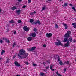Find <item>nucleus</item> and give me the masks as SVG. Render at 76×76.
<instances>
[{
  "label": "nucleus",
  "instance_id": "nucleus-53",
  "mask_svg": "<svg viewBox=\"0 0 76 76\" xmlns=\"http://www.w3.org/2000/svg\"><path fill=\"white\" fill-rule=\"evenodd\" d=\"M43 64H44V65H45V63L44 62H43Z\"/></svg>",
  "mask_w": 76,
  "mask_h": 76
},
{
  "label": "nucleus",
  "instance_id": "nucleus-35",
  "mask_svg": "<svg viewBox=\"0 0 76 76\" xmlns=\"http://www.w3.org/2000/svg\"><path fill=\"white\" fill-rule=\"evenodd\" d=\"M16 57V54H15V55L13 56V58H15Z\"/></svg>",
  "mask_w": 76,
  "mask_h": 76
},
{
  "label": "nucleus",
  "instance_id": "nucleus-17",
  "mask_svg": "<svg viewBox=\"0 0 76 76\" xmlns=\"http://www.w3.org/2000/svg\"><path fill=\"white\" fill-rule=\"evenodd\" d=\"M56 58H58V61H59L60 60V59L59 58V57H58V55H56V57L55 58L56 59Z\"/></svg>",
  "mask_w": 76,
  "mask_h": 76
},
{
  "label": "nucleus",
  "instance_id": "nucleus-8",
  "mask_svg": "<svg viewBox=\"0 0 76 76\" xmlns=\"http://www.w3.org/2000/svg\"><path fill=\"white\" fill-rule=\"evenodd\" d=\"M46 35L47 37H50L52 36V34L51 33H47Z\"/></svg>",
  "mask_w": 76,
  "mask_h": 76
},
{
  "label": "nucleus",
  "instance_id": "nucleus-32",
  "mask_svg": "<svg viewBox=\"0 0 76 76\" xmlns=\"http://www.w3.org/2000/svg\"><path fill=\"white\" fill-rule=\"evenodd\" d=\"M9 23H15V21L13 20H11L10 21V22H9Z\"/></svg>",
  "mask_w": 76,
  "mask_h": 76
},
{
  "label": "nucleus",
  "instance_id": "nucleus-19",
  "mask_svg": "<svg viewBox=\"0 0 76 76\" xmlns=\"http://www.w3.org/2000/svg\"><path fill=\"white\" fill-rule=\"evenodd\" d=\"M5 53V51L4 50H3L2 51L1 53V55H3V54Z\"/></svg>",
  "mask_w": 76,
  "mask_h": 76
},
{
  "label": "nucleus",
  "instance_id": "nucleus-56",
  "mask_svg": "<svg viewBox=\"0 0 76 76\" xmlns=\"http://www.w3.org/2000/svg\"><path fill=\"white\" fill-rule=\"evenodd\" d=\"M12 26H13V24L12 25Z\"/></svg>",
  "mask_w": 76,
  "mask_h": 76
},
{
  "label": "nucleus",
  "instance_id": "nucleus-60",
  "mask_svg": "<svg viewBox=\"0 0 76 76\" xmlns=\"http://www.w3.org/2000/svg\"><path fill=\"white\" fill-rule=\"evenodd\" d=\"M48 63V62H47Z\"/></svg>",
  "mask_w": 76,
  "mask_h": 76
},
{
  "label": "nucleus",
  "instance_id": "nucleus-14",
  "mask_svg": "<svg viewBox=\"0 0 76 76\" xmlns=\"http://www.w3.org/2000/svg\"><path fill=\"white\" fill-rule=\"evenodd\" d=\"M37 13V12H36L35 11L31 12L30 13V15H31V16L32 15H34V14H35V13Z\"/></svg>",
  "mask_w": 76,
  "mask_h": 76
},
{
  "label": "nucleus",
  "instance_id": "nucleus-10",
  "mask_svg": "<svg viewBox=\"0 0 76 76\" xmlns=\"http://www.w3.org/2000/svg\"><path fill=\"white\" fill-rule=\"evenodd\" d=\"M27 40L28 41H31L32 40V38L31 37H28L27 39Z\"/></svg>",
  "mask_w": 76,
  "mask_h": 76
},
{
  "label": "nucleus",
  "instance_id": "nucleus-23",
  "mask_svg": "<svg viewBox=\"0 0 76 76\" xmlns=\"http://www.w3.org/2000/svg\"><path fill=\"white\" fill-rule=\"evenodd\" d=\"M59 64L61 66H62V65H63V64H64L63 63L62 61H60L59 63Z\"/></svg>",
  "mask_w": 76,
  "mask_h": 76
},
{
  "label": "nucleus",
  "instance_id": "nucleus-21",
  "mask_svg": "<svg viewBox=\"0 0 76 76\" xmlns=\"http://www.w3.org/2000/svg\"><path fill=\"white\" fill-rule=\"evenodd\" d=\"M53 66L50 65V69L51 70H52V71H54V69H53Z\"/></svg>",
  "mask_w": 76,
  "mask_h": 76
},
{
  "label": "nucleus",
  "instance_id": "nucleus-42",
  "mask_svg": "<svg viewBox=\"0 0 76 76\" xmlns=\"http://www.w3.org/2000/svg\"><path fill=\"white\" fill-rule=\"evenodd\" d=\"M48 68H49V66H46V69H48Z\"/></svg>",
  "mask_w": 76,
  "mask_h": 76
},
{
  "label": "nucleus",
  "instance_id": "nucleus-24",
  "mask_svg": "<svg viewBox=\"0 0 76 76\" xmlns=\"http://www.w3.org/2000/svg\"><path fill=\"white\" fill-rule=\"evenodd\" d=\"M56 74L58 76H62L60 74L58 73V71H57L56 72Z\"/></svg>",
  "mask_w": 76,
  "mask_h": 76
},
{
  "label": "nucleus",
  "instance_id": "nucleus-12",
  "mask_svg": "<svg viewBox=\"0 0 76 76\" xmlns=\"http://www.w3.org/2000/svg\"><path fill=\"white\" fill-rule=\"evenodd\" d=\"M63 25L64 27H65V29H67L68 28V26H67V24H63Z\"/></svg>",
  "mask_w": 76,
  "mask_h": 76
},
{
  "label": "nucleus",
  "instance_id": "nucleus-39",
  "mask_svg": "<svg viewBox=\"0 0 76 76\" xmlns=\"http://www.w3.org/2000/svg\"><path fill=\"white\" fill-rule=\"evenodd\" d=\"M14 33V34L15 35H16V31H14L13 32Z\"/></svg>",
  "mask_w": 76,
  "mask_h": 76
},
{
  "label": "nucleus",
  "instance_id": "nucleus-50",
  "mask_svg": "<svg viewBox=\"0 0 76 76\" xmlns=\"http://www.w3.org/2000/svg\"><path fill=\"white\" fill-rule=\"evenodd\" d=\"M1 12V9L0 8V13Z\"/></svg>",
  "mask_w": 76,
  "mask_h": 76
},
{
  "label": "nucleus",
  "instance_id": "nucleus-46",
  "mask_svg": "<svg viewBox=\"0 0 76 76\" xmlns=\"http://www.w3.org/2000/svg\"><path fill=\"white\" fill-rule=\"evenodd\" d=\"M46 47V45H43V47Z\"/></svg>",
  "mask_w": 76,
  "mask_h": 76
},
{
  "label": "nucleus",
  "instance_id": "nucleus-27",
  "mask_svg": "<svg viewBox=\"0 0 76 76\" xmlns=\"http://www.w3.org/2000/svg\"><path fill=\"white\" fill-rule=\"evenodd\" d=\"M5 40L7 42V43H10V41L7 40V39H5Z\"/></svg>",
  "mask_w": 76,
  "mask_h": 76
},
{
  "label": "nucleus",
  "instance_id": "nucleus-25",
  "mask_svg": "<svg viewBox=\"0 0 76 76\" xmlns=\"http://www.w3.org/2000/svg\"><path fill=\"white\" fill-rule=\"evenodd\" d=\"M45 75V73H42V72H41L40 74V76H43Z\"/></svg>",
  "mask_w": 76,
  "mask_h": 76
},
{
  "label": "nucleus",
  "instance_id": "nucleus-6",
  "mask_svg": "<svg viewBox=\"0 0 76 76\" xmlns=\"http://www.w3.org/2000/svg\"><path fill=\"white\" fill-rule=\"evenodd\" d=\"M14 64L16 66H17V67H20V65L19 63H18L17 61H15L14 62Z\"/></svg>",
  "mask_w": 76,
  "mask_h": 76
},
{
  "label": "nucleus",
  "instance_id": "nucleus-7",
  "mask_svg": "<svg viewBox=\"0 0 76 76\" xmlns=\"http://www.w3.org/2000/svg\"><path fill=\"white\" fill-rule=\"evenodd\" d=\"M29 36L30 37H35L36 36V34L34 33H31L29 34Z\"/></svg>",
  "mask_w": 76,
  "mask_h": 76
},
{
  "label": "nucleus",
  "instance_id": "nucleus-47",
  "mask_svg": "<svg viewBox=\"0 0 76 76\" xmlns=\"http://www.w3.org/2000/svg\"><path fill=\"white\" fill-rule=\"evenodd\" d=\"M73 42H76V40H73Z\"/></svg>",
  "mask_w": 76,
  "mask_h": 76
},
{
  "label": "nucleus",
  "instance_id": "nucleus-28",
  "mask_svg": "<svg viewBox=\"0 0 76 76\" xmlns=\"http://www.w3.org/2000/svg\"><path fill=\"white\" fill-rule=\"evenodd\" d=\"M32 65L33 66H37V64H35V63H33L32 64Z\"/></svg>",
  "mask_w": 76,
  "mask_h": 76
},
{
  "label": "nucleus",
  "instance_id": "nucleus-15",
  "mask_svg": "<svg viewBox=\"0 0 76 76\" xmlns=\"http://www.w3.org/2000/svg\"><path fill=\"white\" fill-rule=\"evenodd\" d=\"M35 48H36V47H32L31 48L32 51H34L35 50Z\"/></svg>",
  "mask_w": 76,
  "mask_h": 76
},
{
  "label": "nucleus",
  "instance_id": "nucleus-57",
  "mask_svg": "<svg viewBox=\"0 0 76 76\" xmlns=\"http://www.w3.org/2000/svg\"><path fill=\"white\" fill-rule=\"evenodd\" d=\"M60 0V1H61V0Z\"/></svg>",
  "mask_w": 76,
  "mask_h": 76
},
{
  "label": "nucleus",
  "instance_id": "nucleus-55",
  "mask_svg": "<svg viewBox=\"0 0 76 76\" xmlns=\"http://www.w3.org/2000/svg\"><path fill=\"white\" fill-rule=\"evenodd\" d=\"M43 10H43L42 9V10H41V12H42V11H43Z\"/></svg>",
  "mask_w": 76,
  "mask_h": 76
},
{
  "label": "nucleus",
  "instance_id": "nucleus-2",
  "mask_svg": "<svg viewBox=\"0 0 76 76\" xmlns=\"http://www.w3.org/2000/svg\"><path fill=\"white\" fill-rule=\"evenodd\" d=\"M71 34V32L70 31H68L67 33L65 34V37L66 38H69L70 37V34Z\"/></svg>",
  "mask_w": 76,
  "mask_h": 76
},
{
  "label": "nucleus",
  "instance_id": "nucleus-11",
  "mask_svg": "<svg viewBox=\"0 0 76 76\" xmlns=\"http://www.w3.org/2000/svg\"><path fill=\"white\" fill-rule=\"evenodd\" d=\"M35 24H37V23H38V25H41V23L40 22L39 20L36 21L35 22H34Z\"/></svg>",
  "mask_w": 76,
  "mask_h": 76
},
{
  "label": "nucleus",
  "instance_id": "nucleus-16",
  "mask_svg": "<svg viewBox=\"0 0 76 76\" xmlns=\"http://www.w3.org/2000/svg\"><path fill=\"white\" fill-rule=\"evenodd\" d=\"M72 25H73V27L74 28H76V23H72Z\"/></svg>",
  "mask_w": 76,
  "mask_h": 76
},
{
  "label": "nucleus",
  "instance_id": "nucleus-13",
  "mask_svg": "<svg viewBox=\"0 0 76 76\" xmlns=\"http://www.w3.org/2000/svg\"><path fill=\"white\" fill-rule=\"evenodd\" d=\"M46 9H47V7H46V6H45V5H43V6H42V10H45Z\"/></svg>",
  "mask_w": 76,
  "mask_h": 76
},
{
  "label": "nucleus",
  "instance_id": "nucleus-26",
  "mask_svg": "<svg viewBox=\"0 0 76 76\" xmlns=\"http://www.w3.org/2000/svg\"><path fill=\"white\" fill-rule=\"evenodd\" d=\"M64 42H66V41H69V40H67V38H64Z\"/></svg>",
  "mask_w": 76,
  "mask_h": 76
},
{
  "label": "nucleus",
  "instance_id": "nucleus-29",
  "mask_svg": "<svg viewBox=\"0 0 76 76\" xmlns=\"http://www.w3.org/2000/svg\"><path fill=\"white\" fill-rule=\"evenodd\" d=\"M73 39V38H72L71 37L69 39V41H70V42H72V40Z\"/></svg>",
  "mask_w": 76,
  "mask_h": 76
},
{
  "label": "nucleus",
  "instance_id": "nucleus-58",
  "mask_svg": "<svg viewBox=\"0 0 76 76\" xmlns=\"http://www.w3.org/2000/svg\"><path fill=\"white\" fill-rule=\"evenodd\" d=\"M75 61H76V59H75Z\"/></svg>",
  "mask_w": 76,
  "mask_h": 76
},
{
  "label": "nucleus",
  "instance_id": "nucleus-44",
  "mask_svg": "<svg viewBox=\"0 0 76 76\" xmlns=\"http://www.w3.org/2000/svg\"><path fill=\"white\" fill-rule=\"evenodd\" d=\"M34 31H37V29H36V28H34Z\"/></svg>",
  "mask_w": 76,
  "mask_h": 76
},
{
  "label": "nucleus",
  "instance_id": "nucleus-9",
  "mask_svg": "<svg viewBox=\"0 0 76 76\" xmlns=\"http://www.w3.org/2000/svg\"><path fill=\"white\" fill-rule=\"evenodd\" d=\"M20 12L21 10H18L16 11V13L18 14V15H20Z\"/></svg>",
  "mask_w": 76,
  "mask_h": 76
},
{
  "label": "nucleus",
  "instance_id": "nucleus-45",
  "mask_svg": "<svg viewBox=\"0 0 76 76\" xmlns=\"http://www.w3.org/2000/svg\"><path fill=\"white\" fill-rule=\"evenodd\" d=\"M26 7V6L24 5L23 7L22 8H25Z\"/></svg>",
  "mask_w": 76,
  "mask_h": 76
},
{
  "label": "nucleus",
  "instance_id": "nucleus-1",
  "mask_svg": "<svg viewBox=\"0 0 76 76\" xmlns=\"http://www.w3.org/2000/svg\"><path fill=\"white\" fill-rule=\"evenodd\" d=\"M19 54L21 56H20L19 54L18 55L19 58H24L28 56V53L25 54V51L23 49H21L19 51Z\"/></svg>",
  "mask_w": 76,
  "mask_h": 76
},
{
  "label": "nucleus",
  "instance_id": "nucleus-20",
  "mask_svg": "<svg viewBox=\"0 0 76 76\" xmlns=\"http://www.w3.org/2000/svg\"><path fill=\"white\" fill-rule=\"evenodd\" d=\"M69 61H68L67 62L65 61L64 62V64H69Z\"/></svg>",
  "mask_w": 76,
  "mask_h": 76
},
{
  "label": "nucleus",
  "instance_id": "nucleus-31",
  "mask_svg": "<svg viewBox=\"0 0 76 76\" xmlns=\"http://www.w3.org/2000/svg\"><path fill=\"white\" fill-rule=\"evenodd\" d=\"M28 51H32V49L31 48H28L27 49Z\"/></svg>",
  "mask_w": 76,
  "mask_h": 76
},
{
  "label": "nucleus",
  "instance_id": "nucleus-37",
  "mask_svg": "<svg viewBox=\"0 0 76 76\" xmlns=\"http://www.w3.org/2000/svg\"><path fill=\"white\" fill-rule=\"evenodd\" d=\"M21 20H18V23H21Z\"/></svg>",
  "mask_w": 76,
  "mask_h": 76
},
{
  "label": "nucleus",
  "instance_id": "nucleus-5",
  "mask_svg": "<svg viewBox=\"0 0 76 76\" xmlns=\"http://www.w3.org/2000/svg\"><path fill=\"white\" fill-rule=\"evenodd\" d=\"M69 45H70V42L69 41H68L67 43L64 44V47H68V46H69Z\"/></svg>",
  "mask_w": 76,
  "mask_h": 76
},
{
  "label": "nucleus",
  "instance_id": "nucleus-22",
  "mask_svg": "<svg viewBox=\"0 0 76 76\" xmlns=\"http://www.w3.org/2000/svg\"><path fill=\"white\" fill-rule=\"evenodd\" d=\"M12 9L13 10H14L16 9V7L15 6H14L12 7Z\"/></svg>",
  "mask_w": 76,
  "mask_h": 76
},
{
  "label": "nucleus",
  "instance_id": "nucleus-43",
  "mask_svg": "<svg viewBox=\"0 0 76 76\" xmlns=\"http://www.w3.org/2000/svg\"><path fill=\"white\" fill-rule=\"evenodd\" d=\"M66 69H66V68H64V72H66Z\"/></svg>",
  "mask_w": 76,
  "mask_h": 76
},
{
  "label": "nucleus",
  "instance_id": "nucleus-38",
  "mask_svg": "<svg viewBox=\"0 0 76 76\" xmlns=\"http://www.w3.org/2000/svg\"><path fill=\"white\" fill-rule=\"evenodd\" d=\"M28 3H31V2L32 0H28Z\"/></svg>",
  "mask_w": 76,
  "mask_h": 76
},
{
  "label": "nucleus",
  "instance_id": "nucleus-30",
  "mask_svg": "<svg viewBox=\"0 0 76 76\" xmlns=\"http://www.w3.org/2000/svg\"><path fill=\"white\" fill-rule=\"evenodd\" d=\"M34 22V20L32 19H31L30 20V22L31 23H32V22Z\"/></svg>",
  "mask_w": 76,
  "mask_h": 76
},
{
  "label": "nucleus",
  "instance_id": "nucleus-40",
  "mask_svg": "<svg viewBox=\"0 0 76 76\" xmlns=\"http://www.w3.org/2000/svg\"><path fill=\"white\" fill-rule=\"evenodd\" d=\"M15 45H16V43H14L13 44V47H14L15 46Z\"/></svg>",
  "mask_w": 76,
  "mask_h": 76
},
{
  "label": "nucleus",
  "instance_id": "nucleus-4",
  "mask_svg": "<svg viewBox=\"0 0 76 76\" xmlns=\"http://www.w3.org/2000/svg\"><path fill=\"white\" fill-rule=\"evenodd\" d=\"M23 29L25 31H26V32H28V31H29V28L26 26H24L23 27Z\"/></svg>",
  "mask_w": 76,
  "mask_h": 76
},
{
  "label": "nucleus",
  "instance_id": "nucleus-52",
  "mask_svg": "<svg viewBox=\"0 0 76 76\" xmlns=\"http://www.w3.org/2000/svg\"><path fill=\"white\" fill-rule=\"evenodd\" d=\"M18 0V1H19L20 2V1H22V0Z\"/></svg>",
  "mask_w": 76,
  "mask_h": 76
},
{
  "label": "nucleus",
  "instance_id": "nucleus-18",
  "mask_svg": "<svg viewBox=\"0 0 76 76\" xmlns=\"http://www.w3.org/2000/svg\"><path fill=\"white\" fill-rule=\"evenodd\" d=\"M24 62L26 65H28L29 64V63L28 61H24Z\"/></svg>",
  "mask_w": 76,
  "mask_h": 76
},
{
  "label": "nucleus",
  "instance_id": "nucleus-34",
  "mask_svg": "<svg viewBox=\"0 0 76 76\" xmlns=\"http://www.w3.org/2000/svg\"><path fill=\"white\" fill-rule=\"evenodd\" d=\"M72 9L75 11V12H76V9L75 8V7H72Z\"/></svg>",
  "mask_w": 76,
  "mask_h": 76
},
{
  "label": "nucleus",
  "instance_id": "nucleus-3",
  "mask_svg": "<svg viewBox=\"0 0 76 76\" xmlns=\"http://www.w3.org/2000/svg\"><path fill=\"white\" fill-rule=\"evenodd\" d=\"M55 44L56 45H63V44L61 42L60 40H58V42H55Z\"/></svg>",
  "mask_w": 76,
  "mask_h": 76
},
{
  "label": "nucleus",
  "instance_id": "nucleus-54",
  "mask_svg": "<svg viewBox=\"0 0 76 76\" xmlns=\"http://www.w3.org/2000/svg\"><path fill=\"white\" fill-rule=\"evenodd\" d=\"M19 4V3H17V4H16V5L17 6V5Z\"/></svg>",
  "mask_w": 76,
  "mask_h": 76
},
{
  "label": "nucleus",
  "instance_id": "nucleus-59",
  "mask_svg": "<svg viewBox=\"0 0 76 76\" xmlns=\"http://www.w3.org/2000/svg\"><path fill=\"white\" fill-rule=\"evenodd\" d=\"M49 63H50V62H48Z\"/></svg>",
  "mask_w": 76,
  "mask_h": 76
},
{
  "label": "nucleus",
  "instance_id": "nucleus-41",
  "mask_svg": "<svg viewBox=\"0 0 76 76\" xmlns=\"http://www.w3.org/2000/svg\"><path fill=\"white\" fill-rule=\"evenodd\" d=\"M2 43L3 40H0V43H1V44Z\"/></svg>",
  "mask_w": 76,
  "mask_h": 76
},
{
  "label": "nucleus",
  "instance_id": "nucleus-33",
  "mask_svg": "<svg viewBox=\"0 0 76 76\" xmlns=\"http://www.w3.org/2000/svg\"><path fill=\"white\" fill-rule=\"evenodd\" d=\"M55 28H58V25L57 24H55Z\"/></svg>",
  "mask_w": 76,
  "mask_h": 76
},
{
  "label": "nucleus",
  "instance_id": "nucleus-48",
  "mask_svg": "<svg viewBox=\"0 0 76 76\" xmlns=\"http://www.w3.org/2000/svg\"><path fill=\"white\" fill-rule=\"evenodd\" d=\"M3 60V58L1 57H0V60Z\"/></svg>",
  "mask_w": 76,
  "mask_h": 76
},
{
  "label": "nucleus",
  "instance_id": "nucleus-49",
  "mask_svg": "<svg viewBox=\"0 0 76 76\" xmlns=\"http://www.w3.org/2000/svg\"><path fill=\"white\" fill-rule=\"evenodd\" d=\"M9 61H7L6 63H9Z\"/></svg>",
  "mask_w": 76,
  "mask_h": 76
},
{
  "label": "nucleus",
  "instance_id": "nucleus-36",
  "mask_svg": "<svg viewBox=\"0 0 76 76\" xmlns=\"http://www.w3.org/2000/svg\"><path fill=\"white\" fill-rule=\"evenodd\" d=\"M67 4V3H65L64 4V6H67V4Z\"/></svg>",
  "mask_w": 76,
  "mask_h": 76
},
{
  "label": "nucleus",
  "instance_id": "nucleus-51",
  "mask_svg": "<svg viewBox=\"0 0 76 76\" xmlns=\"http://www.w3.org/2000/svg\"><path fill=\"white\" fill-rule=\"evenodd\" d=\"M70 6H72V4H69Z\"/></svg>",
  "mask_w": 76,
  "mask_h": 76
}]
</instances>
